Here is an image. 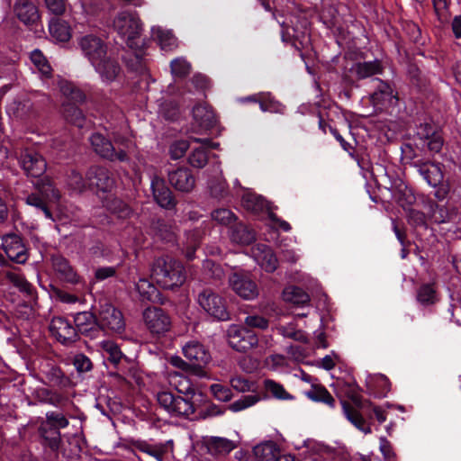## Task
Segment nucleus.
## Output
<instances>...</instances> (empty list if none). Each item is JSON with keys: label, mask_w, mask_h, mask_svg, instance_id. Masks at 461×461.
Wrapping results in <instances>:
<instances>
[{"label": "nucleus", "mask_w": 461, "mask_h": 461, "mask_svg": "<svg viewBox=\"0 0 461 461\" xmlns=\"http://www.w3.org/2000/svg\"><path fill=\"white\" fill-rule=\"evenodd\" d=\"M151 277L164 289H173L185 281V271L181 262L165 256L155 259L151 267Z\"/></svg>", "instance_id": "nucleus-1"}, {"label": "nucleus", "mask_w": 461, "mask_h": 461, "mask_svg": "<svg viewBox=\"0 0 461 461\" xmlns=\"http://www.w3.org/2000/svg\"><path fill=\"white\" fill-rule=\"evenodd\" d=\"M177 390L184 396L174 395L168 391H161L157 393V401L168 413L188 418L195 412V408L191 401L194 395V389L188 385L185 390Z\"/></svg>", "instance_id": "nucleus-2"}, {"label": "nucleus", "mask_w": 461, "mask_h": 461, "mask_svg": "<svg viewBox=\"0 0 461 461\" xmlns=\"http://www.w3.org/2000/svg\"><path fill=\"white\" fill-rule=\"evenodd\" d=\"M173 441L153 442L151 440H136L132 449L140 461H166L173 452Z\"/></svg>", "instance_id": "nucleus-3"}, {"label": "nucleus", "mask_w": 461, "mask_h": 461, "mask_svg": "<svg viewBox=\"0 0 461 461\" xmlns=\"http://www.w3.org/2000/svg\"><path fill=\"white\" fill-rule=\"evenodd\" d=\"M200 307L217 321H227L230 318L226 301L211 288H205L197 295Z\"/></svg>", "instance_id": "nucleus-4"}, {"label": "nucleus", "mask_w": 461, "mask_h": 461, "mask_svg": "<svg viewBox=\"0 0 461 461\" xmlns=\"http://www.w3.org/2000/svg\"><path fill=\"white\" fill-rule=\"evenodd\" d=\"M113 27L119 34L127 39L128 45L131 47L142 31V23L138 14L131 11L118 13L113 20Z\"/></svg>", "instance_id": "nucleus-5"}, {"label": "nucleus", "mask_w": 461, "mask_h": 461, "mask_svg": "<svg viewBox=\"0 0 461 461\" xmlns=\"http://www.w3.org/2000/svg\"><path fill=\"white\" fill-rule=\"evenodd\" d=\"M183 354L193 366V375L199 377L207 376L205 367L211 361V355L203 344L190 341L183 347Z\"/></svg>", "instance_id": "nucleus-6"}, {"label": "nucleus", "mask_w": 461, "mask_h": 461, "mask_svg": "<svg viewBox=\"0 0 461 461\" xmlns=\"http://www.w3.org/2000/svg\"><path fill=\"white\" fill-rule=\"evenodd\" d=\"M15 158L28 176L40 177L47 169L45 158L33 149H20V151H15Z\"/></svg>", "instance_id": "nucleus-7"}, {"label": "nucleus", "mask_w": 461, "mask_h": 461, "mask_svg": "<svg viewBox=\"0 0 461 461\" xmlns=\"http://www.w3.org/2000/svg\"><path fill=\"white\" fill-rule=\"evenodd\" d=\"M97 326L98 331L102 330L105 332L121 333L125 328L122 313L110 303L102 304L97 316Z\"/></svg>", "instance_id": "nucleus-8"}, {"label": "nucleus", "mask_w": 461, "mask_h": 461, "mask_svg": "<svg viewBox=\"0 0 461 461\" xmlns=\"http://www.w3.org/2000/svg\"><path fill=\"white\" fill-rule=\"evenodd\" d=\"M347 394L351 399L356 407H353L350 403L346 401H342V409L347 419L359 430L365 434L371 433V428L363 418L362 414L357 409H362L364 404L362 403L359 395L357 394L356 388L348 386Z\"/></svg>", "instance_id": "nucleus-9"}, {"label": "nucleus", "mask_w": 461, "mask_h": 461, "mask_svg": "<svg viewBox=\"0 0 461 461\" xmlns=\"http://www.w3.org/2000/svg\"><path fill=\"white\" fill-rule=\"evenodd\" d=\"M90 142L94 151L105 159L121 162L129 160L124 149H116L113 143L99 132H95L91 135Z\"/></svg>", "instance_id": "nucleus-10"}, {"label": "nucleus", "mask_w": 461, "mask_h": 461, "mask_svg": "<svg viewBox=\"0 0 461 461\" xmlns=\"http://www.w3.org/2000/svg\"><path fill=\"white\" fill-rule=\"evenodd\" d=\"M228 341L229 345L239 352H246L258 344L255 332L237 325H231L228 329Z\"/></svg>", "instance_id": "nucleus-11"}, {"label": "nucleus", "mask_w": 461, "mask_h": 461, "mask_svg": "<svg viewBox=\"0 0 461 461\" xmlns=\"http://www.w3.org/2000/svg\"><path fill=\"white\" fill-rule=\"evenodd\" d=\"M2 249L7 258L16 264H24L29 258L28 249L23 238L18 234L8 233L4 235Z\"/></svg>", "instance_id": "nucleus-12"}, {"label": "nucleus", "mask_w": 461, "mask_h": 461, "mask_svg": "<svg viewBox=\"0 0 461 461\" xmlns=\"http://www.w3.org/2000/svg\"><path fill=\"white\" fill-rule=\"evenodd\" d=\"M143 320L147 329L153 334H164L170 330L171 319L159 307H149L143 312Z\"/></svg>", "instance_id": "nucleus-13"}, {"label": "nucleus", "mask_w": 461, "mask_h": 461, "mask_svg": "<svg viewBox=\"0 0 461 461\" xmlns=\"http://www.w3.org/2000/svg\"><path fill=\"white\" fill-rule=\"evenodd\" d=\"M78 44L82 53L92 66L109 52L108 45L100 37L93 34L82 37Z\"/></svg>", "instance_id": "nucleus-14"}, {"label": "nucleus", "mask_w": 461, "mask_h": 461, "mask_svg": "<svg viewBox=\"0 0 461 461\" xmlns=\"http://www.w3.org/2000/svg\"><path fill=\"white\" fill-rule=\"evenodd\" d=\"M49 328L51 335L63 345H70L79 339L76 328L65 317H53Z\"/></svg>", "instance_id": "nucleus-15"}, {"label": "nucleus", "mask_w": 461, "mask_h": 461, "mask_svg": "<svg viewBox=\"0 0 461 461\" xmlns=\"http://www.w3.org/2000/svg\"><path fill=\"white\" fill-rule=\"evenodd\" d=\"M229 283L232 290L245 300H253L258 295V288L248 273L238 271L231 274Z\"/></svg>", "instance_id": "nucleus-16"}, {"label": "nucleus", "mask_w": 461, "mask_h": 461, "mask_svg": "<svg viewBox=\"0 0 461 461\" xmlns=\"http://www.w3.org/2000/svg\"><path fill=\"white\" fill-rule=\"evenodd\" d=\"M411 167L416 168L423 179L433 187L438 186L443 182L444 175L439 163L418 159L411 162Z\"/></svg>", "instance_id": "nucleus-17"}, {"label": "nucleus", "mask_w": 461, "mask_h": 461, "mask_svg": "<svg viewBox=\"0 0 461 461\" xmlns=\"http://www.w3.org/2000/svg\"><path fill=\"white\" fill-rule=\"evenodd\" d=\"M86 177L90 189L95 187L102 192H110L115 184L113 174L104 167H90L86 172Z\"/></svg>", "instance_id": "nucleus-18"}, {"label": "nucleus", "mask_w": 461, "mask_h": 461, "mask_svg": "<svg viewBox=\"0 0 461 461\" xmlns=\"http://www.w3.org/2000/svg\"><path fill=\"white\" fill-rule=\"evenodd\" d=\"M41 372L43 375L42 382L50 387L64 389L72 384L70 378L61 368L50 361L41 366Z\"/></svg>", "instance_id": "nucleus-19"}, {"label": "nucleus", "mask_w": 461, "mask_h": 461, "mask_svg": "<svg viewBox=\"0 0 461 461\" xmlns=\"http://www.w3.org/2000/svg\"><path fill=\"white\" fill-rule=\"evenodd\" d=\"M416 136L427 141L428 149L432 153H438L443 146V138L438 131L437 127L429 122H420L416 129Z\"/></svg>", "instance_id": "nucleus-20"}, {"label": "nucleus", "mask_w": 461, "mask_h": 461, "mask_svg": "<svg viewBox=\"0 0 461 461\" xmlns=\"http://www.w3.org/2000/svg\"><path fill=\"white\" fill-rule=\"evenodd\" d=\"M50 261L53 270L60 280L72 285L80 282V276L65 257L60 254H52Z\"/></svg>", "instance_id": "nucleus-21"}, {"label": "nucleus", "mask_w": 461, "mask_h": 461, "mask_svg": "<svg viewBox=\"0 0 461 461\" xmlns=\"http://www.w3.org/2000/svg\"><path fill=\"white\" fill-rule=\"evenodd\" d=\"M239 440L227 438L224 437L207 436L203 438V444L208 453L212 456H224L237 448Z\"/></svg>", "instance_id": "nucleus-22"}, {"label": "nucleus", "mask_w": 461, "mask_h": 461, "mask_svg": "<svg viewBox=\"0 0 461 461\" xmlns=\"http://www.w3.org/2000/svg\"><path fill=\"white\" fill-rule=\"evenodd\" d=\"M95 70L99 74L103 81L112 82L121 73V66L112 52L93 65Z\"/></svg>", "instance_id": "nucleus-23"}, {"label": "nucleus", "mask_w": 461, "mask_h": 461, "mask_svg": "<svg viewBox=\"0 0 461 461\" xmlns=\"http://www.w3.org/2000/svg\"><path fill=\"white\" fill-rule=\"evenodd\" d=\"M168 181L176 190L183 193L191 192L195 185V178L191 170L186 167H179L168 172Z\"/></svg>", "instance_id": "nucleus-24"}, {"label": "nucleus", "mask_w": 461, "mask_h": 461, "mask_svg": "<svg viewBox=\"0 0 461 461\" xmlns=\"http://www.w3.org/2000/svg\"><path fill=\"white\" fill-rule=\"evenodd\" d=\"M74 327L77 335L95 338L98 333L97 316L91 312H81L74 315Z\"/></svg>", "instance_id": "nucleus-25"}, {"label": "nucleus", "mask_w": 461, "mask_h": 461, "mask_svg": "<svg viewBox=\"0 0 461 461\" xmlns=\"http://www.w3.org/2000/svg\"><path fill=\"white\" fill-rule=\"evenodd\" d=\"M151 189L153 197L159 206L166 209H172L175 207L176 200L163 178L154 176L151 180Z\"/></svg>", "instance_id": "nucleus-26"}, {"label": "nucleus", "mask_w": 461, "mask_h": 461, "mask_svg": "<svg viewBox=\"0 0 461 461\" xmlns=\"http://www.w3.org/2000/svg\"><path fill=\"white\" fill-rule=\"evenodd\" d=\"M253 258L257 263L267 272H274L278 266L276 256L270 247L266 244H258L252 249Z\"/></svg>", "instance_id": "nucleus-27"}, {"label": "nucleus", "mask_w": 461, "mask_h": 461, "mask_svg": "<svg viewBox=\"0 0 461 461\" xmlns=\"http://www.w3.org/2000/svg\"><path fill=\"white\" fill-rule=\"evenodd\" d=\"M192 141L200 143L202 146L194 149L188 158L190 165L196 168H203L208 162L207 149H216L218 143L212 142L210 139L191 138Z\"/></svg>", "instance_id": "nucleus-28"}, {"label": "nucleus", "mask_w": 461, "mask_h": 461, "mask_svg": "<svg viewBox=\"0 0 461 461\" xmlns=\"http://www.w3.org/2000/svg\"><path fill=\"white\" fill-rule=\"evenodd\" d=\"M205 224H202L200 227L194 228L185 233V240L183 244V253L187 260H193L194 258V252L200 246L203 238L205 235Z\"/></svg>", "instance_id": "nucleus-29"}, {"label": "nucleus", "mask_w": 461, "mask_h": 461, "mask_svg": "<svg viewBox=\"0 0 461 461\" xmlns=\"http://www.w3.org/2000/svg\"><path fill=\"white\" fill-rule=\"evenodd\" d=\"M17 18L26 25L36 23L40 14L36 5L29 0H18L14 5Z\"/></svg>", "instance_id": "nucleus-30"}, {"label": "nucleus", "mask_w": 461, "mask_h": 461, "mask_svg": "<svg viewBox=\"0 0 461 461\" xmlns=\"http://www.w3.org/2000/svg\"><path fill=\"white\" fill-rule=\"evenodd\" d=\"M193 116L198 125L204 130L212 129L217 123V118L213 110L206 104L195 105L193 109Z\"/></svg>", "instance_id": "nucleus-31"}, {"label": "nucleus", "mask_w": 461, "mask_h": 461, "mask_svg": "<svg viewBox=\"0 0 461 461\" xmlns=\"http://www.w3.org/2000/svg\"><path fill=\"white\" fill-rule=\"evenodd\" d=\"M383 66L378 59L373 61L356 62L349 71L356 76L357 80H362L375 75L382 74Z\"/></svg>", "instance_id": "nucleus-32"}, {"label": "nucleus", "mask_w": 461, "mask_h": 461, "mask_svg": "<svg viewBox=\"0 0 461 461\" xmlns=\"http://www.w3.org/2000/svg\"><path fill=\"white\" fill-rule=\"evenodd\" d=\"M5 277L21 293H23L26 298L37 300L38 296L34 286L26 280L23 275L15 271H6L5 272Z\"/></svg>", "instance_id": "nucleus-33"}, {"label": "nucleus", "mask_w": 461, "mask_h": 461, "mask_svg": "<svg viewBox=\"0 0 461 461\" xmlns=\"http://www.w3.org/2000/svg\"><path fill=\"white\" fill-rule=\"evenodd\" d=\"M305 396L312 402H321L330 408L335 406V399L326 389L324 385L320 383H315L311 385L310 389L304 392Z\"/></svg>", "instance_id": "nucleus-34"}, {"label": "nucleus", "mask_w": 461, "mask_h": 461, "mask_svg": "<svg viewBox=\"0 0 461 461\" xmlns=\"http://www.w3.org/2000/svg\"><path fill=\"white\" fill-rule=\"evenodd\" d=\"M34 186L36 192L51 203H56L59 201L60 193L56 188L53 181L50 177L45 176L43 178L39 179L35 183Z\"/></svg>", "instance_id": "nucleus-35"}, {"label": "nucleus", "mask_w": 461, "mask_h": 461, "mask_svg": "<svg viewBox=\"0 0 461 461\" xmlns=\"http://www.w3.org/2000/svg\"><path fill=\"white\" fill-rule=\"evenodd\" d=\"M230 237L237 243L248 245L256 240V233L247 225L235 221L230 227Z\"/></svg>", "instance_id": "nucleus-36"}, {"label": "nucleus", "mask_w": 461, "mask_h": 461, "mask_svg": "<svg viewBox=\"0 0 461 461\" xmlns=\"http://www.w3.org/2000/svg\"><path fill=\"white\" fill-rule=\"evenodd\" d=\"M62 113L68 122L79 128L84 126L86 117L82 110L77 104L69 102H63Z\"/></svg>", "instance_id": "nucleus-37"}, {"label": "nucleus", "mask_w": 461, "mask_h": 461, "mask_svg": "<svg viewBox=\"0 0 461 461\" xmlns=\"http://www.w3.org/2000/svg\"><path fill=\"white\" fill-rule=\"evenodd\" d=\"M253 453L258 461H275L280 455V450L273 442H266L256 446Z\"/></svg>", "instance_id": "nucleus-38"}, {"label": "nucleus", "mask_w": 461, "mask_h": 461, "mask_svg": "<svg viewBox=\"0 0 461 461\" xmlns=\"http://www.w3.org/2000/svg\"><path fill=\"white\" fill-rule=\"evenodd\" d=\"M208 188L212 198L223 200L230 196L228 184L222 176L211 178L208 182Z\"/></svg>", "instance_id": "nucleus-39"}, {"label": "nucleus", "mask_w": 461, "mask_h": 461, "mask_svg": "<svg viewBox=\"0 0 461 461\" xmlns=\"http://www.w3.org/2000/svg\"><path fill=\"white\" fill-rule=\"evenodd\" d=\"M150 230L156 236L163 240L169 242L175 239V232L171 224L167 223L163 219H153L150 222Z\"/></svg>", "instance_id": "nucleus-40"}, {"label": "nucleus", "mask_w": 461, "mask_h": 461, "mask_svg": "<svg viewBox=\"0 0 461 461\" xmlns=\"http://www.w3.org/2000/svg\"><path fill=\"white\" fill-rule=\"evenodd\" d=\"M242 206L253 213H259L267 208V201L257 194L247 193L242 196Z\"/></svg>", "instance_id": "nucleus-41"}, {"label": "nucleus", "mask_w": 461, "mask_h": 461, "mask_svg": "<svg viewBox=\"0 0 461 461\" xmlns=\"http://www.w3.org/2000/svg\"><path fill=\"white\" fill-rule=\"evenodd\" d=\"M40 433L45 444L53 451H58L61 443V435L59 429L41 424Z\"/></svg>", "instance_id": "nucleus-42"}, {"label": "nucleus", "mask_w": 461, "mask_h": 461, "mask_svg": "<svg viewBox=\"0 0 461 461\" xmlns=\"http://www.w3.org/2000/svg\"><path fill=\"white\" fill-rule=\"evenodd\" d=\"M283 297L285 302L296 305H304L310 302L309 294L298 286L286 287L283 292Z\"/></svg>", "instance_id": "nucleus-43"}, {"label": "nucleus", "mask_w": 461, "mask_h": 461, "mask_svg": "<svg viewBox=\"0 0 461 461\" xmlns=\"http://www.w3.org/2000/svg\"><path fill=\"white\" fill-rule=\"evenodd\" d=\"M152 33L163 50L171 51L177 47V39L171 32L158 27L152 29Z\"/></svg>", "instance_id": "nucleus-44"}, {"label": "nucleus", "mask_w": 461, "mask_h": 461, "mask_svg": "<svg viewBox=\"0 0 461 461\" xmlns=\"http://www.w3.org/2000/svg\"><path fill=\"white\" fill-rule=\"evenodd\" d=\"M62 95L66 97L65 102L74 104H82L86 102V96L85 93L72 83H63L60 86Z\"/></svg>", "instance_id": "nucleus-45"}, {"label": "nucleus", "mask_w": 461, "mask_h": 461, "mask_svg": "<svg viewBox=\"0 0 461 461\" xmlns=\"http://www.w3.org/2000/svg\"><path fill=\"white\" fill-rule=\"evenodd\" d=\"M315 451L317 456L314 461H349L348 456L341 450L320 446Z\"/></svg>", "instance_id": "nucleus-46"}, {"label": "nucleus", "mask_w": 461, "mask_h": 461, "mask_svg": "<svg viewBox=\"0 0 461 461\" xmlns=\"http://www.w3.org/2000/svg\"><path fill=\"white\" fill-rule=\"evenodd\" d=\"M50 32L53 38L59 41H68L70 39V27L68 23L60 19H52L50 23Z\"/></svg>", "instance_id": "nucleus-47"}, {"label": "nucleus", "mask_w": 461, "mask_h": 461, "mask_svg": "<svg viewBox=\"0 0 461 461\" xmlns=\"http://www.w3.org/2000/svg\"><path fill=\"white\" fill-rule=\"evenodd\" d=\"M25 202L28 205L33 206L41 211L47 219L53 221L52 212L50 208V202L47 201L37 192L32 193L27 195Z\"/></svg>", "instance_id": "nucleus-48"}, {"label": "nucleus", "mask_w": 461, "mask_h": 461, "mask_svg": "<svg viewBox=\"0 0 461 461\" xmlns=\"http://www.w3.org/2000/svg\"><path fill=\"white\" fill-rule=\"evenodd\" d=\"M372 102L375 105L384 104L385 102L391 103L395 95L393 87L383 81H380L377 90L371 95Z\"/></svg>", "instance_id": "nucleus-49"}, {"label": "nucleus", "mask_w": 461, "mask_h": 461, "mask_svg": "<svg viewBox=\"0 0 461 461\" xmlns=\"http://www.w3.org/2000/svg\"><path fill=\"white\" fill-rule=\"evenodd\" d=\"M68 185L70 189L77 193H83L90 189L89 181L77 170L72 169L68 175Z\"/></svg>", "instance_id": "nucleus-50"}, {"label": "nucleus", "mask_w": 461, "mask_h": 461, "mask_svg": "<svg viewBox=\"0 0 461 461\" xmlns=\"http://www.w3.org/2000/svg\"><path fill=\"white\" fill-rule=\"evenodd\" d=\"M416 298L424 306L432 305L438 302L436 290L429 284H425L419 287Z\"/></svg>", "instance_id": "nucleus-51"}, {"label": "nucleus", "mask_w": 461, "mask_h": 461, "mask_svg": "<svg viewBox=\"0 0 461 461\" xmlns=\"http://www.w3.org/2000/svg\"><path fill=\"white\" fill-rule=\"evenodd\" d=\"M101 348L107 354V360L114 366H117L124 357L118 345L111 340L103 341Z\"/></svg>", "instance_id": "nucleus-52"}, {"label": "nucleus", "mask_w": 461, "mask_h": 461, "mask_svg": "<svg viewBox=\"0 0 461 461\" xmlns=\"http://www.w3.org/2000/svg\"><path fill=\"white\" fill-rule=\"evenodd\" d=\"M264 388L267 393L278 400H292L294 398L281 384L274 380H265Z\"/></svg>", "instance_id": "nucleus-53"}, {"label": "nucleus", "mask_w": 461, "mask_h": 461, "mask_svg": "<svg viewBox=\"0 0 461 461\" xmlns=\"http://www.w3.org/2000/svg\"><path fill=\"white\" fill-rule=\"evenodd\" d=\"M136 289L142 301H154L158 295L156 286L147 279H140L136 284Z\"/></svg>", "instance_id": "nucleus-54"}, {"label": "nucleus", "mask_w": 461, "mask_h": 461, "mask_svg": "<svg viewBox=\"0 0 461 461\" xmlns=\"http://www.w3.org/2000/svg\"><path fill=\"white\" fill-rule=\"evenodd\" d=\"M191 69V63L183 57L176 58L170 62L171 74L175 77L185 78L190 74Z\"/></svg>", "instance_id": "nucleus-55"}, {"label": "nucleus", "mask_w": 461, "mask_h": 461, "mask_svg": "<svg viewBox=\"0 0 461 461\" xmlns=\"http://www.w3.org/2000/svg\"><path fill=\"white\" fill-rule=\"evenodd\" d=\"M212 219L217 223L230 228L237 221V216L230 209L219 208L212 212Z\"/></svg>", "instance_id": "nucleus-56"}, {"label": "nucleus", "mask_w": 461, "mask_h": 461, "mask_svg": "<svg viewBox=\"0 0 461 461\" xmlns=\"http://www.w3.org/2000/svg\"><path fill=\"white\" fill-rule=\"evenodd\" d=\"M107 208L112 213L122 219L129 217L131 213L130 207L118 198L111 199L107 203Z\"/></svg>", "instance_id": "nucleus-57"}, {"label": "nucleus", "mask_w": 461, "mask_h": 461, "mask_svg": "<svg viewBox=\"0 0 461 461\" xmlns=\"http://www.w3.org/2000/svg\"><path fill=\"white\" fill-rule=\"evenodd\" d=\"M259 400L260 397L258 394L244 395L240 399L230 404L229 409L234 412L240 411L242 410H245L246 408L254 405Z\"/></svg>", "instance_id": "nucleus-58"}, {"label": "nucleus", "mask_w": 461, "mask_h": 461, "mask_svg": "<svg viewBox=\"0 0 461 461\" xmlns=\"http://www.w3.org/2000/svg\"><path fill=\"white\" fill-rule=\"evenodd\" d=\"M31 59L32 63L38 68L40 72L45 76L50 77L51 74V68L49 65L48 61L46 60L45 57L42 55V53L35 50L31 54Z\"/></svg>", "instance_id": "nucleus-59"}, {"label": "nucleus", "mask_w": 461, "mask_h": 461, "mask_svg": "<svg viewBox=\"0 0 461 461\" xmlns=\"http://www.w3.org/2000/svg\"><path fill=\"white\" fill-rule=\"evenodd\" d=\"M68 420L63 414L50 411L46 413V421L42 424L57 428L59 430V429L68 427Z\"/></svg>", "instance_id": "nucleus-60"}, {"label": "nucleus", "mask_w": 461, "mask_h": 461, "mask_svg": "<svg viewBox=\"0 0 461 461\" xmlns=\"http://www.w3.org/2000/svg\"><path fill=\"white\" fill-rule=\"evenodd\" d=\"M278 332L285 338L294 339L300 342H307V337L299 330H295L294 326H280L277 328Z\"/></svg>", "instance_id": "nucleus-61"}, {"label": "nucleus", "mask_w": 461, "mask_h": 461, "mask_svg": "<svg viewBox=\"0 0 461 461\" xmlns=\"http://www.w3.org/2000/svg\"><path fill=\"white\" fill-rule=\"evenodd\" d=\"M231 387L240 393L254 392L255 383L246 378L236 376L230 379Z\"/></svg>", "instance_id": "nucleus-62"}, {"label": "nucleus", "mask_w": 461, "mask_h": 461, "mask_svg": "<svg viewBox=\"0 0 461 461\" xmlns=\"http://www.w3.org/2000/svg\"><path fill=\"white\" fill-rule=\"evenodd\" d=\"M210 391L220 402H229L232 398L231 390L220 384H212L210 386Z\"/></svg>", "instance_id": "nucleus-63"}, {"label": "nucleus", "mask_w": 461, "mask_h": 461, "mask_svg": "<svg viewBox=\"0 0 461 461\" xmlns=\"http://www.w3.org/2000/svg\"><path fill=\"white\" fill-rule=\"evenodd\" d=\"M39 393L41 397V402L54 406H59L63 401V397L59 393L49 389H42L40 391Z\"/></svg>", "instance_id": "nucleus-64"}]
</instances>
